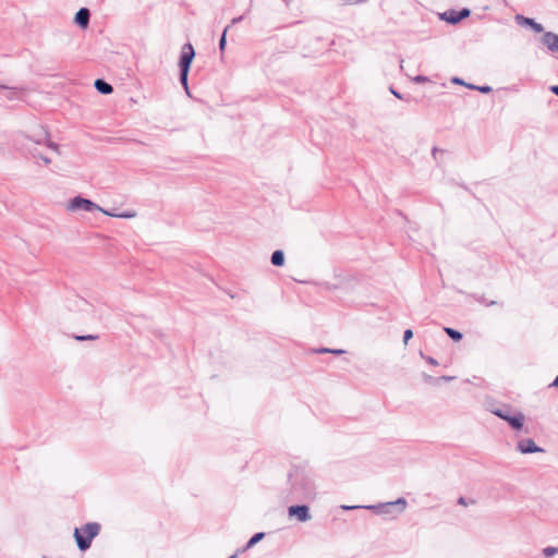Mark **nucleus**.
<instances>
[{
  "instance_id": "25",
  "label": "nucleus",
  "mask_w": 558,
  "mask_h": 558,
  "mask_svg": "<svg viewBox=\"0 0 558 558\" xmlns=\"http://www.w3.org/2000/svg\"><path fill=\"white\" fill-rule=\"evenodd\" d=\"M420 355H421V356H422V357H423V359H424L428 364H430V365H433V366H437V365H438V362H437L434 357H432V356H425V355L423 354V352H421V353H420Z\"/></svg>"
},
{
  "instance_id": "24",
  "label": "nucleus",
  "mask_w": 558,
  "mask_h": 558,
  "mask_svg": "<svg viewBox=\"0 0 558 558\" xmlns=\"http://www.w3.org/2000/svg\"><path fill=\"white\" fill-rule=\"evenodd\" d=\"M75 339L78 341L96 340V339H98V336L97 335L75 336Z\"/></svg>"
},
{
  "instance_id": "39",
  "label": "nucleus",
  "mask_w": 558,
  "mask_h": 558,
  "mask_svg": "<svg viewBox=\"0 0 558 558\" xmlns=\"http://www.w3.org/2000/svg\"><path fill=\"white\" fill-rule=\"evenodd\" d=\"M330 351H331V349L322 348L317 352H319V353H330Z\"/></svg>"
},
{
  "instance_id": "10",
  "label": "nucleus",
  "mask_w": 558,
  "mask_h": 558,
  "mask_svg": "<svg viewBox=\"0 0 558 558\" xmlns=\"http://www.w3.org/2000/svg\"><path fill=\"white\" fill-rule=\"evenodd\" d=\"M89 19H90V12L87 8H81L76 14H75V17H74V21L75 23L81 27V28H86L89 24Z\"/></svg>"
},
{
  "instance_id": "28",
  "label": "nucleus",
  "mask_w": 558,
  "mask_h": 558,
  "mask_svg": "<svg viewBox=\"0 0 558 558\" xmlns=\"http://www.w3.org/2000/svg\"><path fill=\"white\" fill-rule=\"evenodd\" d=\"M476 90H478L482 94H488L492 92V87L488 85L478 86V87H476Z\"/></svg>"
},
{
  "instance_id": "34",
  "label": "nucleus",
  "mask_w": 558,
  "mask_h": 558,
  "mask_svg": "<svg viewBox=\"0 0 558 558\" xmlns=\"http://www.w3.org/2000/svg\"><path fill=\"white\" fill-rule=\"evenodd\" d=\"M549 90L555 94L556 96H558V85H553L549 87Z\"/></svg>"
},
{
  "instance_id": "8",
  "label": "nucleus",
  "mask_w": 558,
  "mask_h": 558,
  "mask_svg": "<svg viewBox=\"0 0 558 558\" xmlns=\"http://www.w3.org/2000/svg\"><path fill=\"white\" fill-rule=\"evenodd\" d=\"M517 450L523 454L543 452L544 449L538 447L531 438L521 439L517 444Z\"/></svg>"
},
{
  "instance_id": "3",
  "label": "nucleus",
  "mask_w": 558,
  "mask_h": 558,
  "mask_svg": "<svg viewBox=\"0 0 558 558\" xmlns=\"http://www.w3.org/2000/svg\"><path fill=\"white\" fill-rule=\"evenodd\" d=\"M195 58V50L191 43H186L181 48V54L179 60V68H180V83L184 87L187 95H190L189 90V72L191 69V64Z\"/></svg>"
},
{
  "instance_id": "16",
  "label": "nucleus",
  "mask_w": 558,
  "mask_h": 558,
  "mask_svg": "<svg viewBox=\"0 0 558 558\" xmlns=\"http://www.w3.org/2000/svg\"><path fill=\"white\" fill-rule=\"evenodd\" d=\"M271 264L277 267H281L284 264V253L281 250H277L271 254Z\"/></svg>"
},
{
  "instance_id": "36",
  "label": "nucleus",
  "mask_w": 558,
  "mask_h": 558,
  "mask_svg": "<svg viewBox=\"0 0 558 558\" xmlns=\"http://www.w3.org/2000/svg\"><path fill=\"white\" fill-rule=\"evenodd\" d=\"M481 302H482L483 304H485L486 306H493V305H495V304H496V302H495V301H489V302H487V300H481Z\"/></svg>"
},
{
  "instance_id": "30",
  "label": "nucleus",
  "mask_w": 558,
  "mask_h": 558,
  "mask_svg": "<svg viewBox=\"0 0 558 558\" xmlns=\"http://www.w3.org/2000/svg\"><path fill=\"white\" fill-rule=\"evenodd\" d=\"M427 81H428V78L426 76H423V75H417V76L414 77V82H416V83H425Z\"/></svg>"
},
{
  "instance_id": "27",
  "label": "nucleus",
  "mask_w": 558,
  "mask_h": 558,
  "mask_svg": "<svg viewBox=\"0 0 558 558\" xmlns=\"http://www.w3.org/2000/svg\"><path fill=\"white\" fill-rule=\"evenodd\" d=\"M413 337V331L411 329H407L403 333V342L404 344Z\"/></svg>"
},
{
  "instance_id": "12",
  "label": "nucleus",
  "mask_w": 558,
  "mask_h": 558,
  "mask_svg": "<svg viewBox=\"0 0 558 558\" xmlns=\"http://www.w3.org/2000/svg\"><path fill=\"white\" fill-rule=\"evenodd\" d=\"M0 88L7 90L5 98L8 100L21 99L24 93V89L21 87H7L4 85H0Z\"/></svg>"
},
{
  "instance_id": "40",
  "label": "nucleus",
  "mask_w": 558,
  "mask_h": 558,
  "mask_svg": "<svg viewBox=\"0 0 558 558\" xmlns=\"http://www.w3.org/2000/svg\"><path fill=\"white\" fill-rule=\"evenodd\" d=\"M242 19H243L242 16L234 17V19L232 20V24H236V23L241 22V21H242Z\"/></svg>"
},
{
  "instance_id": "5",
  "label": "nucleus",
  "mask_w": 558,
  "mask_h": 558,
  "mask_svg": "<svg viewBox=\"0 0 558 558\" xmlns=\"http://www.w3.org/2000/svg\"><path fill=\"white\" fill-rule=\"evenodd\" d=\"M66 209L69 211H78V210H84V211H87V213H92V211H95V210H99L102 213V210H105L104 208H101L99 205H97L96 203L92 202L90 199L88 198H84L82 196H75L73 197L68 204H66Z\"/></svg>"
},
{
  "instance_id": "15",
  "label": "nucleus",
  "mask_w": 558,
  "mask_h": 558,
  "mask_svg": "<svg viewBox=\"0 0 558 558\" xmlns=\"http://www.w3.org/2000/svg\"><path fill=\"white\" fill-rule=\"evenodd\" d=\"M489 411L499 418H501V415H510L513 413L509 404H505L500 408H490Z\"/></svg>"
},
{
  "instance_id": "29",
  "label": "nucleus",
  "mask_w": 558,
  "mask_h": 558,
  "mask_svg": "<svg viewBox=\"0 0 558 558\" xmlns=\"http://www.w3.org/2000/svg\"><path fill=\"white\" fill-rule=\"evenodd\" d=\"M438 154H445V150L439 149V148H437V147H433V149H432V155H433L434 159H436V160H437V155H438Z\"/></svg>"
},
{
  "instance_id": "33",
  "label": "nucleus",
  "mask_w": 558,
  "mask_h": 558,
  "mask_svg": "<svg viewBox=\"0 0 558 558\" xmlns=\"http://www.w3.org/2000/svg\"><path fill=\"white\" fill-rule=\"evenodd\" d=\"M458 504L461 505V506H468L469 501L464 497H460L458 499Z\"/></svg>"
},
{
  "instance_id": "38",
  "label": "nucleus",
  "mask_w": 558,
  "mask_h": 558,
  "mask_svg": "<svg viewBox=\"0 0 558 558\" xmlns=\"http://www.w3.org/2000/svg\"><path fill=\"white\" fill-rule=\"evenodd\" d=\"M390 92L393 94V96H396L397 98L399 99H402V95L400 93H398L397 90H395L393 88H390Z\"/></svg>"
},
{
  "instance_id": "14",
  "label": "nucleus",
  "mask_w": 558,
  "mask_h": 558,
  "mask_svg": "<svg viewBox=\"0 0 558 558\" xmlns=\"http://www.w3.org/2000/svg\"><path fill=\"white\" fill-rule=\"evenodd\" d=\"M457 13H458V11H456V10H448L440 15V19L446 21L449 24H457L460 22Z\"/></svg>"
},
{
  "instance_id": "19",
  "label": "nucleus",
  "mask_w": 558,
  "mask_h": 558,
  "mask_svg": "<svg viewBox=\"0 0 558 558\" xmlns=\"http://www.w3.org/2000/svg\"><path fill=\"white\" fill-rule=\"evenodd\" d=\"M444 330L454 341H460L462 339V333L453 328L445 327Z\"/></svg>"
},
{
  "instance_id": "6",
  "label": "nucleus",
  "mask_w": 558,
  "mask_h": 558,
  "mask_svg": "<svg viewBox=\"0 0 558 558\" xmlns=\"http://www.w3.org/2000/svg\"><path fill=\"white\" fill-rule=\"evenodd\" d=\"M289 517H295L300 522L311 520L310 508L306 505H295L288 508Z\"/></svg>"
},
{
  "instance_id": "11",
  "label": "nucleus",
  "mask_w": 558,
  "mask_h": 558,
  "mask_svg": "<svg viewBox=\"0 0 558 558\" xmlns=\"http://www.w3.org/2000/svg\"><path fill=\"white\" fill-rule=\"evenodd\" d=\"M515 21L521 25H529L535 33H542L544 29L542 24L535 22L533 19L525 17L520 14L515 16Z\"/></svg>"
},
{
  "instance_id": "21",
  "label": "nucleus",
  "mask_w": 558,
  "mask_h": 558,
  "mask_svg": "<svg viewBox=\"0 0 558 558\" xmlns=\"http://www.w3.org/2000/svg\"><path fill=\"white\" fill-rule=\"evenodd\" d=\"M227 32H228V27L225 28L221 37H220V40H219V50L220 51H223L225 48H226V44H227V39H226V36H227Z\"/></svg>"
},
{
  "instance_id": "26",
  "label": "nucleus",
  "mask_w": 558,
  "mask_h": 558,
  "mask_svg": "<svg viewBox=\"0 0 558 558\" xmlns=\"http://www.w3.org/2000/svg\"><path fill=\"white\" fill-rule=\"evenodd\" d=\"M33 156L36 158H40L46 165H49L51 162V159L45 155L33 153Z\"/></svg>"
},
{
  "instance_id": "37",
  "label": "nucleus",
  "mask_w": 558,
  "mask_h": 558,
  "mask_svg": "<svg viewBox=\"0 0 558 558\" xmlns=\"http://www.w3.org/2000/svg\"><path fill=\"white\" fill-rule=\"evenodd\" d=\"M366 0H348V3L349 4H357V3H363L365 2Z\"/></svg>"
},
{
  "instance_id": "22",
  "label": "nucleus",
  "mask_w": 558,
  "mask_h": 558,
  "mask_svg": "<svg viewBox=\"0 0 558 558\" xmlns=\"http://www.w3.org/2000/svg\"><path fill=\"white\" fill-rule=\"evenodd\" d=\"M45 144L48 148L59 154V145L45 137Z\"/></svg>"
},
{
  "instance_id": "43",
  "label": "nucleus",
  "mask_w": 558,
  "mask_h": 558,
  "mask_svg": "<svg viewBox=\"0 0 558 558\" xmlns=\"http://www.w3.org/2000/svg\"><path fill=\"white\" fill-rule=\"evenodd\" d=\"M551 386L558 387V376L555 378V380L553 381Z\"/></svg>"
},
{
  "instance_id": "18",
  "label": "nucleus",
  "mask_w": 558,
  "mask_h": 558,
  "mask_svg": "<svg viewBox=\"0 0 558 558\" xmlns=\"http://www.w3.org/2000/svg\"><path fill=\"white\" fill-rule=\"evenodd\" d=\"M265 537V533L264 532H258L256 534H254L250 539L248 542L246 543L245 547L243 550H246V549H250L252 548L253 546H255L258 542H260L263 538Z\"/></svg>"
},
{
  "instance_id": "42",
  "label": "nucleus",
  "mask_w": 558,
  "mask_h": 558,
  "mask_svg": "<svg viewBox=\"0 0 558 558\" xmlns=\"http://www.w3.org/2000/svg\"><path fill=\"white\" fill-rule=\"evenodd\" d=\"M453 377H450V376H442L441 379L442 380H446V381H449L451 380Z\"/></svg>"
},
{
  "instance_id": "35",
  "label": "nucleus",
  "mask_w": 558,
  "mask_h": 558,
  "mask_svg": "<svg viewBox=\"0 0 558 558\" xmlns=\"http://www.w3.org/2000/svg\"><path fill=\"white\" fill-rule=\"evenodd\" d=\"M330 353L339 355V354L344 353V350H342V349H333V350H332V349H331Z\"/></svg>"
},
{
  "instance_id": "2",
  "label": "nucleus",
  "mask_w": 558,
  "mask_h": 558,
  "mask_svg": "<svg viewBox=\"0 0 558 558\" xmlns=\"http://www.w3.org/2000/svg\"><path fill=\"white\" fill-rule=\"evenodd\" d=\"M100 524L97 522H89L84 524L82 527H75L73 536L75 538L77 548L81 551L87 550L92 541L99 534Z\"/></svg>"
},
{
  "instance_id": "41",
  "label": "nucleus",
  "mask_w": 558,
  "mask_h": 558,
  "mask_svg": "<svg viewBox=\"0 0 558 558\" xmlns=\"http://www.w3.org/2000/svg\"><path fill=\"white\" fill-rule=\"evenodd\" d=\"M465 86L470 89H476L477 86L473 85V84H465Z\"/></svg>"
},
{
  "instance_id": "17",
  "label": "nucleus",
  "mask_w": 558,
  "mask_h": 558,
  "mask_svg": "<svg viewBox=\"0 0 558 558\" xmlns=\"http://www.w3.org/2000/svg\"><path fill=\"white\" fill-rule=\"evenodd\" d=\"M102 214L106 216H109V217H118V218H124V219H131V218L136 217V213L134 210L117 214V213L109 211L106 209V210H102Z\"/></svg>"
},
{
  "instance_id": "7",
  "label": "nucleus",
  "mask_w": 558,
  "mask_h": 558,
  "mask_svg": "<svg viewBox=\"0 0 558 558\" xmlns=\"http://www.w3.org/2000/svg\"><path fill=\"white\" fill-rule=\"evenodd\" d=\"M501 420L506 421L514 430H521L525 423V415L520 411H514L510 415H501Z\"/></svg>"
},
{
  "instance_id": "1",
  "label": "nucleus",
  "mask_w": 558,
  "mask_h": 558,
  "mask_svg": "<svg viewBox=\"0 0 558 558\" xmlns=\"http://www.w3.org/2000/svg\"><path fill=\"white\" fill-rule=\"evenodd\" d=\"M288 478L290 492L296 498H308L315 494L313 474L306 465H293Z\"/></svg>"
},
{
  "instance_id": "20",
  "label": "nucleus",
  "mask_w": 558,
  "mask_h": 558,
  "mask_svg": "<svg viewBox=\"0 0 558 558\" xmlns=\"http://www.w3.org/2000/svg\"><path fill=\"white\" fill-rule=\"evenodd\" d=\"M556 554H558V547L548 546L543 549V555L546 558H551Z\"/></svg>"
},
{
  "instance_id": "31",
  "label": "nucleus",
  "mask_w": 558,
  "mask_h": 558,
  "mask_svg": "<svg viewBox=\"0 0 558 558\" xmlns=\"http://www.w3.org/2000/svg\"><path fill=\"white\" fill-rule=\"evenodd\" d=\"M364 506H341V509L343 510H353V509H359V508H363Z\"/></svg>"
},
{
  "instance_id": "4",
  "label": "nucleus",
  "mask_w": 558,
  "mask_h": 558,
  "mask_svg": "<svg viewBox=\"0 0 558 558\" xmlns=\"http://www.w3.org/2000/svg\"><path fill=\"white\" fill-rule=\"evenodd\" d=\"M407 506H408L407 499L403 497H400L395 501L364 506L363 508L372 510L377 514H392V510L397 509L396 514H400L405 510Z\"/></svg>"
},
{
  "instance_id": "23",
  "label": "nucleus",
  "mask_w": 558,
  "mask_h": 558,
  "mask_svg": "<svg viewBox=\"0 0 558 558\" xmlns=\"http://www.w3.org/2000/svg\"><path fill=\"white\" fill-rule=\"evenodd\" d=\"M457 14L459 16V20L462 21L463 19L470 16L471 11H470V9L464 8L462 10L458 11Z\"/></svg>"
},
{
  "instance_id": "9",
  "label": "nucleus",
  "mask_w": 558,
  "mask_h": 558,
  "mask_svg": "<svg viewBox=\"0 0 558 558\" xmlns=\"http://www.w3.org/2000/svg\"><path fill=\"white\" fill-rule=\"evenodd\" d=\"M542 43L550 50L551 52H558V35L553 32L544 33L542 37Z\"/></svg>"
},
{
  "instance_id": "32",
  "label": "nucleus",
  "mask_w": 558,
  "mask_h": 558,
  "mask_svg": "<svg viewBox=\"0 0 558 558\" xmlns=\"http://www.w3.org/2000/svg\"><path fill=\"white\" fill-rule=\"evenodd\" d=\"M452 83H454V84H459V85H464V86H465V84H466L463 80H461V78H459V77H453V78H452Z\"/></svg>"
},
{
  "instance_id": "13",
  "label": "nucleus",
  "mask_w": 558,
  "mask_h": 558,
  "mask_svg": "<svg viewBox=\"0 0 558 558\" xmlns=\"http://www.w3.org/2000/svg\"><path fill=\"white\" fill-rule=\"evenodd\" d=\"M95 88L102 95H109L113 92V87L101 78H97L94 83Z\"/></svg>"
}]
</instances>
